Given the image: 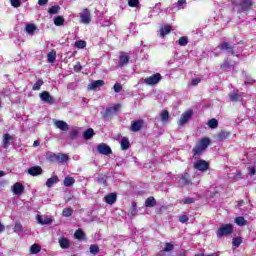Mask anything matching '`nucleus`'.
<instances>
[{"instance_id":"f257e3e1","label":"nucleus","mask_w":256,"mask_h":256,"mask_svg":"<svg viewBox=\"0 0 256 256\" xmlns=\"http://www.w3.org/2000/svg\"><path fill=\"white\" fill-rule=\"evenodd\" d=\"M210 145L211 139H209L208 137L202 138L200 142L196 144V146L192 149V156L201 157V155H203L207 147H209Z\"/></svg>"},{"instance_id":"f03ea898","label":"nucleus","mask_w":256,"mask_h":256,"mask_svg":"<svg viewBox=\"0 0 256 256\" xmlns=\"http://www.w3.org/2000/svg\"><path fill=\"white\" fill-rule=\"evenodd\" d=\"M233 229V224H223L216 231V237H229V235H232Z\"/></svg>"},{"instance_id":"7ed1b4c3","label":"nucleus","mask_w":256,"mask_h":256,"mask_svg":"<svg viewBox=\"0 0 256 256\" xmlns=\"http://www.w3.org/2000/svg\"><path fill=\"white\" fill-rule=\"evenodd\" d=\"M121 111V104H114L112 107L106 108V111L103 115L104 119H109V117H113V115H117Z\"/></svg>"},{"instance_id":"20e7f679","label":"nucleus","mask_w":256,"mask_h":256,"mask_svg":"<svg viewBox=\"0 0 256 256\" xmlns=\"http://www.w3.org/2000/svg\"><path fill=\"white\" fill-rule=\"evenodd\" d=\"M237 6L239 7L240 13H249V10L253 7V0H241Z\"/></svg>"},{"instance_id":"39448f33","label":"nucleus","mask_w":256,"mask_h":256,"mask_svg":"<svg viewBox=\"0 0 256 256\" xmlns=\"http://www.w3.org/2000/svg\"><path fill=\"white\" fill-rule=\"evenodd\" d=\"M144 125H145V120L143 119L134 120L131 122L130 131H132V133H138V131H141L143 129Z\"/></svg>"},{"instance_id":"423d86ee","label":"nucleus","mask_w":256,"mask_h":256,"mask_svg":"<svg viewBox=\"0 0 256 256\" xmlns=\"http://www.w3.org/2000/svg\"><path fill=\"white\" fill-rule=\"evenodd\" d=\"M161 79H163L161 74L155 73L152 76L145 78L144 83H146V85H157V83H159V81H161Z\"/></svg>"},{"instance_id":"0eeeda50","label":"nucleus","mask_w":256,"mask_h":256,"mask_svg":"<svg viewBox=\"0 0 256 256\" xmlns=\"http://www.w3.org/2000/svg\"><path fill=\"white\" fill-rule=\"evenodd\" d=\"M39 97H40L41 101H43L44 103H47L48 105L55 104V99L53 98V96H51V93H49V91L41 92L39 94Z\"/></svg>"},{"instance_id":"6e6552de","label":"nucleus","mask_w":256,"mask_h":256,"mask_svg":"<svg viewBox=\"0 0 256 256\" xmlns=\"http://www.w3.org/2000/svg\"><path fill=\"white\" fill-rule=\"evenodd\" d=\"M97 153H100V155H111L113 153V150H111V147L107 145L106 143H101L96 148Z\"/></svg>"},{"instance_id":"1a4fd4ad","label":"nucleus","mask_w":256,"mask_h":256,"mask_svg":"<svg viewBox=\"0 0 256 256\" xmlns=\"http://www.w3.org/2000/svg\"><path fill=\"white\" fill-rule=\"evenodd\" d=\"M218 47L220 48V51H227L229 55H235L236 53L235 46L231 45L229 42H223Z\"/></svg>"},{"instance_id":"9d476101","label":"nucleus","mask_w":256,"mask_h":256,"mask_svg":"<svg viewBox=\"0 0 256 256\" xmlns=\"http://www.w3.org/2000/svg\"><path fill=\"white\" fill-rule=\"evenodd\" d=\"M193 114L194 112L192 109H188L184 113H182L181 118L179 120V125H185V123H189V119L193 117Z\"/></svg>"},{"instance_id":"9b49d317","label":"nucleus","mask_w":256,"mask_h":256,"mask_svg":"<svg viewBox=\"0 0 256 256\" xmlns=\"http://www.w3.org/2000/svg\"><path fill=\"white\" fill-rule=\"evenodd\" d=\"M194 169L197 171H207L209 169V162L200 159L196 163H194Z\"/></svg>"},{"instance_id":"f8f14e48","label":"nucleus","mask_w":256,"mask_h":256,"mask_svg":"<svg viewBox=\"0 0 256 256\" xmlns=\"http://www.w3.org/2000/svg\"><path fill=\"white\" fill-rule=\"evenodd\" d=\"M80 19H81V22L84 23L85 25H89V23H91V12L89 11V9L84 8L82 10Z\"/></svg>"},{"instance_id":"ddd939ff","label":"nucleus","mask_w":256,"mask_h":256,"mask_svg":"<svg viewBox=\"0 0 256 256\" xmlns=\"http://www.w3.org/2000/svg\"><path fill=\"white\" fill-rule=\"evenodd\" d=\"M179 183H182L184 187H190V185H193V182L191 181V176L187 172H184L181 175Z\"/></svg>"},{"instance_id":"4468645a","label":"nucleus","mask_w":256,"mask_h":256,"mask_svg":"<svg viewBox=\"0 0 256 256\" xmlns=\"http://www.w3.org/2000/svg\"><path fill=\"white\" fill-rule=\"evenodd\" d=\"M28 175H31V177H38V175H43V168H41V166H32L28 168Z\"/></svg>"},{"instance_id":"2eb2a0df","label":"nucleus","mask_w":256,"mask_h":256,"mask_svg":"<svg viewBox=\"0 0 256 256\" xmlns=\"http://www.w3.org/2000/svg\"><path fill=\"white\" fill-rule=\"evenodd\" d=\"M129 59V54H127V52H121L119 56L118 66L121 68L125 67V65L129 64Z\"/></svg>"},{"instance_id":"dca6fc26","label":"nucleus","mask_w":256,"mask_h":256,"mask_svg":"<svg viewBox=\"0 0 256 256\" xmlns=\"http://www.w3.org/2000/svg\"><path fill=\"white\" fill-rule=\"evenodd\" d=\"M12 191L14 195H23L25 192V186L21 184V182H16L12 187Z\"/></svg>"},{"instance_id":"f3484780","label":"nucleus","mask_w":256,"mask_h":256,"mask_svg":"<svg viewBox=\"0 0 256 256\" xmlns=\"http://www.w3.org/2000/svg\"><path fill=\"white\" fill-rule=\"evenodd\" d=\"M55 128L56 129H60V131H64L66 133V131H69V124H67V122L63 121V120H56L54 122Z\"/></svg>"},{"instance_id":"a211bd4d","label":"nucleus","mask_w":256,"mask_h":256,"mask_svg":"<svg viewBox=\"0 0 256 256\" xmlns=\"http://www.w3.org/2000/svg\"><path fill=\"white\" fill-rule=\"evenodd\" d=\"M104 201H105V203H107V205H113V204L117 203V193L112 192V193L106 195L104 197Z\"/></svg>"},{"instance_id":"6ab92c4d","label":"nucleus","mask_w":256,"mask_h":256,"mask_svg":"<svg viewBox=\"0 0 256 256\" xmlns=\"http://www.w3.org/2000/svg\"><path fill=\"white\" fill-rule=\"evenodd\" d=\"M138 212L139 210L137 209V202H132V205L128 210V217H130V219H135Z\"/></svg>"},{"instance_id":"aec40b11","label":"nucleus","mask_w":256,"mask_h":256,"mask_svg":"<svg viewBox=\"0 0 256 256\" xmlns=\"http://www.w3.org/2000/svg\"><path fill=\"white\" fill-rule=\"evenodd\" d=\"M228 97L230 101H232L233 103H237V101L241 99V92H239V90H235L234 92L229 93Z\"/></svg>"},{"instance_id":"412c9836","label":"nucleus","mask_w":256,"mask_h":256,"mask_svg":"<svg viewBox=\"0 0 256 256\" xmlns=\"http://www.w3.org/2000/svg\"><path fill=\"white\" fill-rule=\"evenodd\" d=\"M58 242L61 249H69L71 247V243L66 237H61Z\"/></svg>"},{"instance_id":"4be33fe9","label":"nucleus","mask_w":256,"mask_h":256,"mask_svg":"<svg viewBox=\"0 0 256 256\" xmlns=\"http://www.w3.org/2000/svg\"><path fill=\"white\" fill-rule=\"evenodd\" d=\"M36 219L40 225H51V223H53V219L49 217L43 219L41 215H37Z\"/></svg>"},{"instance_id":"5701e85b","label":"nucleus","mask_w":256,"mask_h":256,"mask_svg":"<svg viewBox=\"0 0 256 256\" xmlns=\"http://www.w3.org/2000/svg\"><path fill=\"white\" fill-rule=\"evenodd\" d=\"M105 85V81L103 80H95L90 83V89L95 91V89H99V87H103Z\"/></svg>"},{"instance_id":"b1692460","label":"nucleus","mask_w":256,"mask_h":256,"mask_svg":"<svg viewBox=\"0 0 256 256\" xmlns=\"http://www.w3.org/2000/svg\"><path fill=\"white\" fill-rule=\"evenodd\" d=\"M94 135H95V130H93V128H88L86 131H84L83 138L86 141H89L90 139H93Z\"/></svg>"},{"instance_id":"393cba45","label":"nucleus","mask_w":256,"mask_h":256,"mask_svg":"<svg viewBox=\"0 0 256 256\" xmlns=\"http://www.w3.org/2000/svg\"><path fill=\"white\" fill-rule=\"evenodd\" d=\"M120 145H121L122 151H127V149H129V147H131V142H129V138L123 137L120 142Z\"/></svg>"},{"instance_id":"a878e982","label":"nucleus","mask_w":256,"mask_h":256,"mask_svg":"<svg viewBox=\"0 0 256 256\" xmlns=\"http://www.w3.org/2000/svg\"><path fill=\"white\" fill-rule=\"evenodd\" d=\"M171 29V25H164L160 29V37L165 38L166 35H169V33H171Z\"/></svg>"},{"instance_id":"bb28decb","label":"nucleus","mask_w":256,"mask_h":256,"mask_svg":"<svg viewBox=\"0 0 256 256\" xmlns=\"http://www.w3.org/2000/svg\"><path fill=\"white\" fill-rule=\"evenodd\" d=\"M230 135H231V132L222 130L217 134L218 141H225V139L229 138Z\"/></svg>"},{"instance_id":"cd10ccee","label":"nucleus","mask_w":256,"mask_h":256,"mask_svg":"<svg viewBox=\"0 0 256 256\" xmlns=\"http://www.w3.org/2000/svg\"><path fill=\"white\" fill-rule=\"evenodd\" d=\"M155 205H157L155 197L150 196L145 200V207H155Z\"/></svg>"},{"instance_id":"c85d7f7f","label":"nucleus","mask_w":256,"mask_h":256,"mask_svg":"<svg viewBox=\"0 0 256 256\" xmlns=\"http://www.w3.org/2000/svg\"><path fill=\"white\" fill-rule=\"evenodd\" d=\"M64 187H72V185H75V178L71 176H67L64 178Z\"/></svg>"},{"instance_id":"c756f323","label":"nucleus","mask_w":256,"mask_h":256,"mask_svg":"<svg viewBox=\"0 0 256 256\" xmlns=\"http://www.w3.org/2000/svg\"><path fill=\"white\" fill-rule=\"evenodd\" d=\"M54 25L56 27H62V25H65V18L63 16H56L54 18Z\"/></svg>"},{"instance_id":"7c9ffc66","label":"nucleus","mask_w":256,"mask_h":256,"mask_svg":"<svg viewBox=\"0 0 256 256\" xmlns=\"http://www.w3.org/2000/svg\"><path fill=\"white\" fill-rule=\"evenodd\" d=\"M97 181L100 185H103L104 187H107V175L106 174H100L97 177Z\"/></svg>"},{"instance_id":"2f4dec72","label":"nucleus","mask_w":256,"mask_h":256,"mask_svg":"<svg viewBox=\"0 0 256 256\" xmlns=\"http://www.w3.org/2000/svg\"><path fill=\"white\" fill-rule=\"evenodd\" d=\"M13 138L11 137V134L6 133L3 136V147L4 149H7L8 145H9V141H12Z\"/></svg>"},{"instance_id":"473e14b6","label":"nucleus","mask_w":256,"mask_h":256,"mask_svg":"<svg viewBox=\"0 0 256 256\" xmlns=\"http://www.w3.org/2000/svg\"><path fill=\"white\" fill-rule=\"evenodd\" d=\"M54 183H59V177L58 176H54V177L49 178L46 181V187L51 188V187H53Z\"/></svg>"},{"instance_id":"72a5a7b5","label":"nucleus","mask_w":256,"mask_h":256,"mask_svg":"<svg viewBox=\"0 0 256 256\" xmlns=\"http://www.w3.org/2000/svg\"><path fill=\"white\" fill-rule=\"evenodd\" d=\"M37 253H41V246H39V244H33L30 247V254L37 255Z\"/></svg>"},{"instance_id":"f704fd0d","label":"nucleus","mask_w":256,"mask_h":256,"mask_svg":"<svg viewBox=\"0 0 256 256\" xmlns=\"http://www.w3.org/2000/svg\"><path fill=\"white\" fill-rule=\"evenodd\" d=\"M69 139H71V141H75V139H77V137H79V130L77 128H73L70 133H69Z\"/></svg>"},{"instance_id":"c9c22d12","label":"nucleus","mask_w":256,"mask_h":256,"mask_svg":"<svg viewBox=\"0 0 256 256\" xmlns=\"http://www.w3.org/2000/svg\"><path fill=\"white\" fill-rule=\"evenodd\" d=\"M236 225H239L240 227H244V225H247V221L245 217L239 216L235 218Z\"/></svg>"},{"instance_id":"e433bc0d","label":"nucleus","mask_w":256,"mask_h":256,"mask_svg":"<svg viewBox=\"0 0 256 256\" xmlns=\"http://www.w3.org/2000/svg\"><path fill=\"white\" fill-rule=\"evenodd\" d=\"M48 63H55V59H57V52L55 50H52L48 53Z\"/></svg>"},{"instance_id":"4c0bfd02","label":"nucleus","mask_w":256,"mask_h":256,"mask_svg":"<svg viewBox=\"0 0 256 256\" xmlns=\"http://www.w3.org/2000/svg\"><path fill=\"white\" fill-rule=\"evenodd\" d=\"M74 47L77 49H85L87 47V42L85 40H77L74 43Z\"/></svg>"},{"instance_id":"58836bf2","label":"nucleus","mask_w":256,"mask_h":256,"mask_svg":"<svg viewBox=\"0 0 256 256\" xmlns=\"http://www.w3.org/2000/svg\"><path fill=\"white\" fill-rule=\"evenodd\" d=\"M25 29L26 33H29V35H33V33L37 31V26H35V24H27Z\"/></svg>"},{"instance_id":"ea45409f","label":"nucleus","mask_w":256,"mask_h":256,"mask_svg":"<svg viewBox=\"0 0 256 256\" xmlns=\"http://www.w3.org/2000/svg\"><path fill=\"white\" fill-rule=\"evenodd\" d=\"M208 127H210V129H217V127H219V121L215 118L208 120Z\"/></svg>"},{"instance_id":"a19ab883","label":"nucleus","mask_w":256,"mask_h":256,"mask_svg":"<svg viewBox=\"0 0 256 256\" xmlns=\"http://www.w3.org/2000/svg\"><path fill=\"white\" fill-rule=\"evenodd\" d=\"M43 83H45L43 81V79L39 78L37 80V82L33 85L32 90L33 91H39L41 89V87H43Z\"/></svg>"},{"instance_id":"79ce46f5","label":"nucleus","mask_w":256,"mask_h":256,"mask_svg":"<svg viewBox=\"0 0 256 256\" xmlns=\"http://www.w3.org/2000/svg\"><path fill=\"white\" fill-rule=\"evenodd\" d=\"M60 9H61V7L59 5H55V6H52L49 8L48 13L50 15H57V13H59Z\"/></svg>"},{"instance_id":"37998d69","label":"nucleus","mask_w":256,"mask_h":256,"mask_svg":"<svg viewBox=\"0 0 256 256\" xmlns=\"http://www.w3.org/2000/svg\"><path fill=\"white\" fill-rule=\"evenodd\" d=\"M188 43H189V38H187V36H182L178 40V45H180V47H185Z\"/></svg>"},{"instance_id":"c03bdc74","label":"nucleus","mask_w":256,"mask_h":256,"mask_svg":"<svg viewBox=\"0 0 256 256\" xmlns=\"http://www.w3.org/2000/svg\"><path fill=\"white\" fill-rule=\"evenodd\" d=\"M173 249H175V246L169 242H166L162 251L164 253H169V252L173 251Z\"/></svg>"},{"instance_id":"a18cd8bd","label":"nucleus","mask_w":256,"mask_h":256,"mask_svg":"<svg viewBox=\"0 0 256 256\" xmlns=\"http://www.w3.org/2000/svg\"><path fill=\"white\" fill-rule=\"evenodd\" d=\"M161 121H163V123H166V121H169V111L168 110H164L161 115H160Z\"/></svg>"},{"instance_id":"49530a36","label":"nucleus","mask_w":256,"mask_h":256,"mask_svg":"<svg viewBox=\"0 0 256 256\" xmlns=\"http://www.w3.org/2000/svg\"><path fill=\"white\" fill-rule=\"evenodd\" d=\"M90 253L92 255H97L99 253V245L97 244L90 245Z\"/></svg>"},{"instance_id":"de8ad7c7","label":"nucleus","mask_w":256,"mask_h":256,"mask_svg":"<svg viewBox=\"0 0 256 256\" xmlns=\"http://www.w3.org/2000/svg\"><path fill=\"white\" fill-rule=\"evenodd\" d=\"M74 237L75 239H83L85 237V232H83L81 229H78L75 231Z\"/></svg>"},{"instance_id":"09e8293b","label":"nucleus","mask_w":256,"mask_h":256,"mask_svg":"<svg viewBox=\"0 0 256 256\" xmlns=\"http://www.w3.org/2000/svg\"><path fill=\"white\" fill-rule=\"evenodd\" d=\"M67 161H69V156L67 154L58 155V163H65Z\"/></svg>"},{"instance_id":"8fccbe9b","label":"nucleus","mask_w":256,"mask_h":256,"mask_svg":"<svg viewBox=\"0 0 256 256\" xmlns=\"http://www.w3.org/2000/svg\"><path fill=\"white\" fill-rule=\"evenodd\" d=\"M63 217H71L73 215V210L72 208H64L62 211Z\"/></svg>"},{"instance_id":"3c124183","label":"nucleus","mask_w":256,"mask_h":256,"mask_svg":"<svg viewBox=\"0 0 256 256\" xmlns=\"http://www.w3.org/2000/svg\"><path fill=\"white\" fill-rule=\"evenodd\" d=\"M241 243H243V239H241V237L233 238L232 240V245L234 247H239Z\"/></svg>"},{"instance_id":"603ef678","label":"nucleus","mask_w":256,"mask_h":256,"mask_svg":"<svg viewBox=\"0 0 256 256\" xmlns=\"http://www.w3.org/2000/svg\"><path fill=\"white\" fill-rule=\"evenodd\" d=\"M231 67L235 69V66H232L231 62L226 60L223 62V64H221L220 69H231Z\"/></svg>"},{"instance_id":"864d4df0","label":"nucleus","mask_w":256,"mask_h":256,"mask_svg":"<svg viewBox=\"0 0 256 256\" xmlns=\"http://www.w3.org/2000/svg\"><path fill=\"white\" fill-rule=\"evenodd\" d=\"M48 160L51 161V163H55L59 161V155L57 154H50L48 156Z\"/></svg>"},{"instance_id":"5fc2aeb1","label":"nucleus","mask_w":256,"mask_h":256,"mask_svg":"<svg viewBox=\"0 0 256 256\" xmlns=\"http://www.w3.org/2000/svg\"><path fill=\"white\" fill-rule=\"evenodd\" d=\"M10 3L12 7L15 9H18V7H21V0H10Z\"/></svg>"},{"instance_id":"6e6d98bb","label":"nucleus","mask_w":256,"mask_h":256,"mask_svg":"<svg viewBox=\"0 0 256 256\" xmlns=\"http://www.w3.org/2000/svg\"><path fill=\"white\" fill-rule=\"evenodd\" d=\"M129 7H139V0H128Z\"/></svg>"},{"instance_id":"4d7b16f0","label":"nucleus","mask_w":256,"mask_h":256,"mask_svg":"<svg viewBox=\"0 0 256 256\" xmlns=\"http://www.w3.org/2000/svg\"><path fill=\"white\" fill-rule=\"evenodd\" d=\"M114 91L115 93H120V91H123V85H121L120 83L114 84Z\"/></svg>"},{"instance_id":"13d9d810","label":"nucleus","mask_w":256,"mask_h":256,"mask_svg":"<svg viewBox=\"0 0 256 256\" xmlns=\"http://www.w3.org/2000/svg\"><path fill=\"white\" fill-rule=\"evenodd\" d=\"M14 231L16 233H19V231H23V225H21V223L17 222L15 225H14Z\"/></svg>"},{"instance_id":"bf43d9fd","label":"nucleus","mask_w":256,"mask_h":256,"mask_svg":"<svg viewBox=\"0 0 256 256\" xmlns=\"http://www.w3.org/2000/svg\"><path fill=\"white\" fill-rule=\"evenodd\" d=\"M184 205H191V203H195L194 198H184L183 200Z\"/></svg>"},{"instance_id":"052dcab7","label":"nucleus","mask_w":256,"mask_h":256,"mask_svg":"<svg viewBox=\"0 0 256 256\" xmlns=\"http://www.w3.org/2000/svg\"><path fill=\"white\" fill-rule=\"evenodd\" d=\"M179 221H180V223H187V221H189V216H187V215H181V216L179 217Z\"/></svg>"},{"instance_id":"680f3d73","label":"nucleus","mask_w":256,"mask_h":256,"mask_svg":"<svg viewBox=\"0 0 256 256\" xmlns=\"http://www.w3.org/2000/svg\"><path fill=\"white\" fill-rule=\"evenodd\" d=\"M248 171H249L248 172L249 175H255L256 174V169L253 166L248 167Z\"/></svg>"},{"instance_id":"e2e57ef3","label":"nucleus","mask_w":256,"mask_h":256,"mask_svg":"<svg viewBox=\"0 0 256 256\" xmlns=\"http://www.w3.org/2000/svg\"><path fill=\"white\" fill-rule=\"evenodd\" d=\"M199 83H201V79L200 78H195L192 79L191 85H199Z\"/></svg>"},{"instance_id":"0e129e2a","label":"nucleus","mask_w":256,"mask_h":256,"mask_svg":"<svg viewBox=\"0 0 256 256\" xmlns=\"http://www.w3.org/2000/svg\"><path fill=\"white\" fill-rule=\"evenodd\" d=\"M49 3V0H38V5L42 7L43 5H47Z\"/></svg>"},{"instance_id":"69168bd1","label":"nucleus","mask_w":256,"mask_h":256,"mask_svg":"<svg viewBox=\"0 0 256 256\" xmlns=\"http://www.w3.org/2000/svg\"><path fill=\"white\" fill-rule=\"evenodd\" d=\"M187 3V0H178L179 7H183Z\"/></svg>"},{"instance_id":"338daca9","label":"nucleus","mask_w":256,"mask_h":256,"mask_svg":"<svg viewBox=\"0 0 256 256\" xmlns=\"http://www.w3.org/2000/svg\"><path fill=\"white\" fill-rule=\"evenodd\" d=\"M243 203H244V201H243V200H238V201H237V206H236V207H243Z\"/></svg>"},{"instance_id":"774afa93","label":"nucleus","mask_w":256,"mask_h":256,"mask_svg":"<svg viewBox=\"0 0 256 256\" xmlns=\"http://www.w3.org/2000/svg\"><path fill=\"white\" fill-rule=\"evenodd\" d=\"M39 145H41L39 140H35L34 143H33V147H39Z\"/></svg>"}]
</instances>
